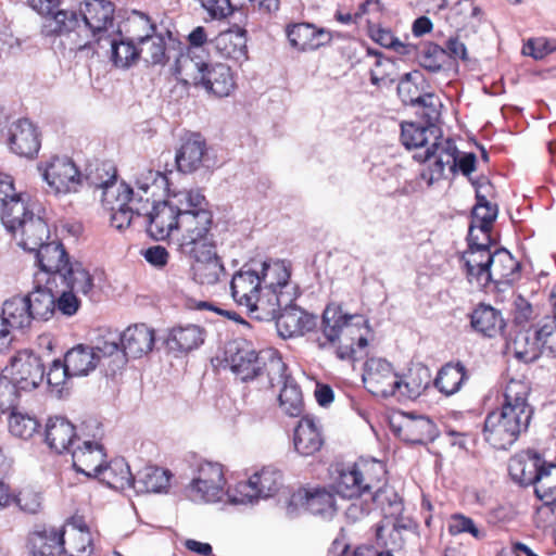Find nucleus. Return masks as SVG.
<instances>
[{
	"mask_svg": "<svg viewBox=\"0 0 556 556\" xmlns=\"http://www.w3.org/2000/svg\"><path fill=\"white\" fill-rule=\"evenodd\" d=\"M529 393L527 382L511 379L506 384L502 407L488 414L484 435L495 448H508L528 429L533 416V408L528 402Z\"/></svg>",
	"mask_w": 556,
	"mask_h": 556,
	"instance_id": "1",
	"label": "nucleus"
},
{
	"mask_svg": "<svg viewBox=\"0 0 556 556\" xmlns=\"http://www.w3.org/2000/svg\"><path fill=\"white\" fill-rule=\"evenodd\" d=\"M159 177L165 186L168 197L177 198L181 195L185 199L176 237L177 251L184 254L217 244L213 231L215 226L214 214L205 195L194 190L177 191L172 189L168 176Z\"/></svg>",
	"mask_w": 556,
	"mask_h": 556,
	"instance_id": "2",
	"label": "nucleus"
},
{
	"mask_svg": "<svg viewBox=\"0 0 556 556\" xmlns=\"http://www.w3.org/2000/svg\"><path fill=\"white\" fill-rule=\"evenodd\" d=\"M174 75L184 85L202 87L218 98L230 96L236 88L231 68L223 63L210 64L190 55H179L174 66Z\"/></svg>",
	"mask_w": 556,
	"mask_h": 556,
	"instance_id": "3",
	"label": "nucleus"
},
{
	"mask_svg": "<svg viewBox=\"0 0 556 556\" xmlns=\"http://www.w3.org/2000/svg\"><path fill=\"white\" fill-rule=\"evenodd\" d=\"M383 471L382 464L376 459H362L350 470L352 484H350V522L368 516L374 509L375 502L382 493L372 492V483Z\"/></svg>",
	"mask_w": 556,
	"mask_h": 556,
	"instance_id": "4",
	"label": "nucleus"
},
{
	"mask_svg": "<svg viewBox=\"0 0 556 556\" xmlns=\"http://www.w3.org/2000/svg\"><path fill=\"white\" fill-rule=\"evenodd\" d=\"M346 475L348 466L345 463L334 462L329 467L332 492L325 489H316L314 491L303 489L293 495V500L313 515L331 517L337 509L333 493L341 495L343 498L345 497L348 484H345L344 479Z\"/></svg>",
	"mask_w": 556,
	"mask_h": 556,
	"instance_id": "5",
	"label": "nucleus"
},
{
	"mask_svg": "<svg viewBox=\"0 0 556 556\" xmlns=\"http://www.w3.org/2000/svg\"><path fill=\"white\" fill-rule=\"evenodd\" d=\"M115 5L110 0H84L80 7V33L84 40L76 41L78 50L90 46L91 39L100 41L113 27Z\"/></svg>",
	"mask_w": 556,
	"mask_h": 556,
	"instance_id": "6",
	"label": "nucleus"
},
{
	"mask_svg": "<svg viewBox=\"0 0 556 556\" xmlns=\"http://www.w3.org/2000/svg\"><path fill=\"white\" fill-rule=\"evenodd\" d=\"M226 479L224 468L218 463L203 462L198 475L187 488L188 496L193 502L214 503L222 500Z\"/></svg>",
	"mask_w": 556,
	"mask_h": 556,
	"instance_id": "7",
	"label": "nucleus"
},
{
	"mask_svg": "<svg viewBox=\"0 0 556 556\" xmlns=\"http://www.w3.org/2000/svg\"><path fill=\"white\" fill-rule=\"evenodd\" d=\"M468 249L463 253L462 260L466 267V275L469 282H476L478 286L486 287L490 277L489 268L491 265L493 252L490 250L491 237H479L473 235L472 229L468 232Z\"/></svg>",
	"mask_w": 556,
	"mask_h": 556,
	"instance_id": "8",
	"label": "nucleus"
},
{
	"mask_svg": "<svg viewBox=\"0 0 556 556\" xmlns=\"http://www.w3.org/2000/svg\"><path fill=\"white\" fill-rule=\"evenodd\" d=\"M191 261L192 279L201 286H214L226 278L227 271L217 253V244L182 254Z\"/></svg>",
	"mask_w": 556,
	"mask_h": 556,
	"instance_id": "9",
	"label": "nucleus"
},
{
	"mask_svg": "<svg viewBox=\"0 0 556 556\" xmlns=\"http://www.w3.org/2000/svg\"><path fill=\"white\" fill-rule=\"evenodd\" d=\"M544 460L533 451H527L513 456L509 459L508 471L511 479L521 485H534L535 493H544L549 490L548 473L542 472Z\"/></svg>",
	"mask_w": 556,
	"mask_h": 556,
	"instance_id": "10",
	"label": "nucleus"
},
{
	"mask_svg": "<svg viewBox=\"0 0 556 556\" xmlns=\"http://www.w3.org/2000/svg\"><path fill=\"white\" fill-rule=\"evenodd\" d=\"M362 380L365 388L374 395L397 399L400 377L392 365L383 358H369L364 365Z\"/></svg>",
	"mask_w": 556,
	"mask_h": 556,
	"instance_id": "11",
	"label": "nucleus"
},
{
	"mask_svg": "<svg viewBox=\"0 0 556 556\" xmlns=\"http://www.w3.org/2000/svg\"><path fill=\"white\" fill-rule=\"evenodd\" d=\"M7 371L17 390H34L45 378V366L41 358L27 350L18 351L12 357Z\"/></svg>",
	"mask_w": 556,
	"mask_h": 556,
	"instance_id": "12",
	"label": "nucleus"
},
{
	"mask_svg": "<svg viewBox=\"0 0 556 556\" xmlns=\"http://www.w3.org/2000/svg\"><path fill=\"white\" fill-rule=\"evenodd\" d=\"M226 362L230 370L241 381L253 380L265 370V364L252 345L247 341H233L226 351Z\"/></svg>",
	"mask_w": 556,
	"mask_h": 556,
	"instance_id": "13",
	"label": "nucleus"
},
{
	"mask_svg": "<svg viewBox=\"0 0 556 556\" xmlns=\"http://www.w3.org/2000/svg\"><path fill=\"white\" fill-rule=\"evenodd\" d=\"M63 554L67 556H91L93 538L83 515L76 513L61 528Z\"/></svg>",
	"mask_w": 556,
	"mask_h": 556,
	"instance_id": "14",
	"label": "nucleus"
},
{
	"mask_svg": "<svg viewBox=\"0 0 556 556\" xmlns=\"http://www.w3.org/2000/svg\"><path fill=\"white\" fill-rule=\"evenodd\" d=\"M262 283L260 274L252 269L237 271L230 281V292L237 305L245 307L251 314L263 309L261 299Z\"/></svg>",
	"mask_w": 556,
	"mask_h": 556,
	"instance_id": "15",
	"label": "nucleus"
},
{
	"mask_svg": "<svg viewBox=\"0 0 556 556\" xmlns=\"http://www.w3.org/2000/svg\"><path fill=\"white\" fill-rule=\"evenodd\" d=\"M181 206H177L169 201L154 203L152 210L146 213L148 218L147 231L155 240L162 241L168 239L174 231L178 233L180 213H182L184 202L178 200Z\"/></svg>",
	"mask_w": 556,
	"mask_h": 556,
	"instance_id": "16",
	"label": "nucleus"
},
{
	"mask_svg": "<svg viewBox=\"0 0 556 556\" xmlns=\"http://www.w3.org/2000/svg\"><path fill=\"white\" fill-rule=\"evenodd\" d=\"M282 478V472L279 469L265 466L253 473L248 481L239 482L236 490L241 495V502L269 497L280 490Z\"/></svg>",
	"mask_w": 556,
	"mask_h": 556,
	"instance_id": "17",
	"label": "nucleus"
},
{
	"mask_svg": "<svg viewBox=\"0 0 556 556\" xmlns=\"http://www.w3.org/2000/svg\"><path fill=\"white\" fill-rule=\"evenodd\" d=\"M102 204L106 210L121 208L129 206V203L132 201L147 203L150 199L140 194L142 191L144 194L148 193L149 184L137 181L138 191L135 192L134 188L126 184L124 180L119 179V176H110V178L102 182Z\"/></svg>",
	"mask_w": 556,
	"mask_h": 556,
	"instance_id": "18",
	"label": "nucleus"
},
{
	"mask_svg": "<svg viewBox=\"0 0 556 556\" xmlns=\"http://www.w3.org/2000/svg\"><path fill=\"white\" fill-rule=\"evenodd\" d=\"M317 317L296 305L286 306L276 317V328L283 339L305 336L317 328Z\"/></svg>",
	"mask_w": 556,
	"mask_h": 556,
	"instance_id": "19",
	"label": "nucleus"
},
{
	"mask_svg": "<svg viewBox=\"0 0 556 556\" xmlns=\"http://www.w3.org/2000/svg\"><path fill=\"white\" fill-rule=\"evenodd\" d=\"M208 50L215 51L219 58L241 64L248 60L247 30L233 26L219 33L210 40Z\"/></svg>",
	"mask_w": 556,
	"mask_h": 556,
	"instance_id": "20",
	"label": "nucleus"
},
{
	"mask_svg": "<svg viewBox=\"0 0 556 556\" xmlns=\"http://www.w3.org/2000/svg\"><path fill=\"white\" fill-rule=\"evenodd\" d=\"M40 139L36 126L27 118L12 123L9 129V147L16 155L33 159L40 149Z\"/></svg>",
	"mask_w": 556,
	"mask_h": 556,
	"instance_id": "21",
	"label": "nucleus"
},
{
	"mask_svg": "<svg viewBox=\"0 0 556 556\" xmlns=\"http://www.w3.org/2000/svg\"><path fill=\"white\" fill-rule=\"evenodd\" d=\"M363 56L357 59V63L368 68L370 81L372 85L389 86L399 77V65L395 60L383 56L380 52L370 49L362 50Z\"/></svg>",
	"mask_w": 556,
	"mask_h": 556,
	"instance_id": "22",
	"label": "nucleus"
},
{
	"mask_svg": "<svg viewBox=\"0 0 556 556\" xmlns=\"http://www.w3.org/2000/svg\"><path fill=\"white\" fill-rule=\"evenodd\" d=\"M135 28H143L146 33L137 36V43L140 46V55L152 64H161L165 60V41L161 36L154 35L155 25L144 13H138L137 20L132 21Z\"/></svg>",
	"mask_w": 556,
	"mask_h": 556,
	"instance_id": "23",
	"label": "nucleus"
},
{
	"mask_svg": "<svg viewBox=\"0 0 556 556\" xmlns=\"http://www.w3.org/2000/svg\"><path fill=\"white\" fill-rule=\"evenodd\" d=\"M325 444V438L320 426L309 416H303L293 431V445L298 454L313 456Z\"/></svg>",
	"mask_w": 556,
	"mask_h": 556,
	"instance_id": "24",
	"label": "nucleus"
},
{
	"mask_svg": "<svg viewBox=\"0 0 556 556\" xmlns=\"http://www.w3.org/2000/svg\"><path fill=\"white\" fill-rule=\"evenodd\" d=\"M287 37L292 47L301 51H308L329 43L333 35L311 23H296L287 27Z\"/></svg>",
	"mask_w": 556,
	"mask_h": 556,
	"instance_id": "25",
	"label": "nucleus"
},
{
	"mask_svg": "<svg viewBox=\"0 0 556 556\" xmlns=\"http://www.w3.org/2000/svg\"><path fill=\"white\" fill-rule=\"evenodd\" d=\"M105 452L102 444L83 441L72 451L73 467L77 472L96 478L104 464Z\"/></svg>",
	"mask_w": 556,
	"mask_h": 556,
	"instance_id": "26",
	"label": "nucleus"
},
{
	"mask_svg": "<svg viewBox=\"0 0 556 556\" xmlns=\"http://www.w3.org/2000/svg\"><path fill=\"white\" fill-rule=\"evenodd\" d=\"M154 341V330L144 324L129 326L121 336V344L124 348V354L134 358L152 351Z\"/></svg>",
	"mask_w": 556,
	"mask_h": 556,
	"instance_id": "27",
	"label": "nucleus"
},
{
	"mask_svg": "<svg viewBox=\"0 0 556 556\" xmlns=\"http://www.w3.org/2000/svg\"><path fill=\"white\" fill-rule=\"evenodd\" d=\"M63 362L73 377H83L97 368L100 355L92 346L79 343L64 354Z\"/></svg>",
	"mask_w": 556,
	"mask_h": 556,
	"instance_id": "28",
	"label": "nucleus"
},
{
	"mask_svg": "<svg viewBox=\"0 0 556 556\" xmlns=\"http://www.w3.org/2000/svg\"><path fill=\"white\" fill-rule=\"evenodd\" d=\"M489 268L488 285H510L519 277L520 264L506 249H497L493 252Z\"/></svg>",
	"mask_w": 556,
	"mask_h": 556,
	"instance_id": "29",
	"label": "nucleus"
},
{
	"mask_svg": "<svg viewBox=\"0 0 556 556\" xmlns=\"http://www.w3.org/2000/svg\"><path fill=\"white\" fill-rule=\"evenodd\" d=\"M76 428L63 417H51L45 429V440L51 450L62 453L75 443Z\"/></svg>",
	"mask_w": 556,
	"mask_h": 556,
	"instance_id": "30",
	"label": "nucleus"
},
{
	"mask_svg": "<svg viewBox=\"0 0 556 556\" xmlns=\"http://www.w3.org/2000/svg\"><path fill=\"white\" fill-rule=\"evenodd\" d=\"M80 22L74 11L56 10L55 13L46 17L42 22V34L46 36H75L73 39L76 46L77 40H84L79 37Z\"/></svg>",
	"mask_w": 556,
	"mask_h": 556,
	"instance_id": "31",
	"label": "nucleus"
},
{
	"mask_svg": "<svg viewBox=\"0 0 556 556\" xmlns=\"http://www.w3.org/2000/svg\"><path fill=\"white\" fill-rule=\"evenodd\" d=\"M434 159L432 174L443 173L446 168L452 174H456L457 170H460L462 174H471L476 169L477 157L475 153L459 152L456 148L443 150Z\"/></svg>",
	"mask_w": 556,
	"mask_h": 556,
	"instance_id": "32",
	"label": "nucleus"
},
{
	"mask_svg": "<svg viewBox=\"0 0 556 556\" xmlns=\"http://www.w3.org/2000/svg\"><path fill=\"white\" fill-rule=\"evenodd\" d=\"M36 258L40 269L60 277L72 264L70 256L61 242H47L36 251Z\"/></svg>",
	"mask_w": 556,
	"mask_h": 556,
	"instance_id": "33",
	"label": "nucleus"
},
{
	"mask_svg": "<svg viewBox=\"0 0 556 556\" xmlns=\"http://www.w3.org/2000/svg\"><path fill=\"white\" fill-rule=\"evenodd\" d=\"M205 150V141L200 134L190 135L178 150L175 161L180 174H190L200 168Z\"/></svg>",
	"mask_w": 556,
	"mask_h": 556,
	"instance_id": "34",
	"label": "nucleus"
},
{
	"mask_svg": "<svg viewBox=\"0 0 556 556\" xmlns=\"http://www.w3.org/2000/svg\"><path fill=\"white\" fill-rule=\"evenodd\" d=\"M18 244L24 250L36 252L47 243L50 238V230L45 219L30 214L28 219L18 227Z\"/></svg>",
	"mask_w": 556,
	"mask_h": 556,
	"instance_id": "35",
	"label": "nucleus"
},
{
	"mask_svg": "<svg viewBox=\"0 0 556 556\" xmlns=\"http://www.w3.org/2000/svg\"><path fill=\"white\" fill-rule=\"evenodd\" d=\"M96 478L115 490H124L135 485V476H132L128 463L123 457L114 458L108 464L104 463Z\"/></svg>",
	"mask_w": 556,
	"mask_h": 556,
	"instance_id": "36",
	"label": "nucleus"
},
{
	"mask_svg": "<svg viewBox=\"0 0 556 556\" xmlns=\"http://www.w3.org/2000/svg\"><path fill=\"white\" fill-rule=\"evenodd\" d=\"M28 548L33 556H61L63 554L61 529L45 528L28 536Z\"/></svg>",
	"mask_w": 556,
	"mask_h": 556,
	"instance_id": "37",
	"label": "nucleus"
},
{
	"mask_svg": "<svg viewBox=\"0 0 556 556\" xmlns=\"http://www.w3.org/2000/svg\"><path fill=\"white\" fill-rule=\"evenodd\" d=\"M470 317L472 328L477 332L489 338L496 337L505 327V320L502 313L491 305H478Z\"/></svg>",
	"mask_w": 556,
	"mask_h": 556,
	"instance_id": "38",
	"label": "nucleus"
},
{
	"mask_svg": "<svg viewBox=\"0 0 556 556\" xmlns=\"http://www.w3.org/2000/svg\"><path fill=\"white\" fill-rule=\"evenodd\" d=\"M204 342V330L195 325L177 326L170 329L166 345L169 350L188 353Z\"/></svg>",
	"mask_w": 556,
	"mask_h": 556,
	"instance_id": "39",
	"label": "nucleus"
},
{
	"mask_svg": "<svg viewBox=\"0 0 556 556\" xmlns=\"http://www.w3.org/2000/svg\"><path fill=\"white\" fill-rule=\"evenodd\" d=\"M438 434L435 424L425 416L408 418L399 430L401 439L412 444H427Z\"/></svg>",
	"mask_w": 556,
	"mask_h": 556,
	"instance_id": "40",
	"label": "nucleus"
},
{
	"mask_svg": "<svg viewBox=\"0 0 556 556\" xmlns=\"http://www.w3.org/2000/svg\"><path fill=\"white\" fill-rule=\"evenodd\" d=\"M508 351L514 356L526 364L535 362L543 353L541 341L538 339V328L532 332L523 330L516 333L508 343Z\"/></svg>",
	"mask_w": 556,
	"mask_h": 556,
	"instance_id": "41",
	"label": "nucleus"
},
{
	"mask_svg": "<svg viewBox=\"0 0 556 556\" xmlns=\"http://www.w3.org/2000/svg\"><path fill=\"white\" fill-rule=\"evenodd\" d=\"M170 478L172 473L167 469L146 466L135 477L134 489L141 493H161L169 488Z\"/></svg>",
	"mask_w": 556,
	"mask_h": 556,
	"instance_id": "42",
	"label": "nucleus"
},
{
	"mask_svg": "<svg viewBox=\"0 0 556 556\" xmlns=\"http://www.w3.org/2000/svg\"><path fill=\"white\" fill-rule=\"evenodd\" d=\"M348 327V311L342 303H329L321 320L323 334L327 342L334 344L340 341L343 330Z\"/></svg>",
	"mask_w": 556,
	"mask_h": 556,
	"instance_id": "43",
	"label": "nucleus"
},
{
	"mask_svg": "<svg viewBox=\"0 0 556 556\" xmlns=\"http://www.w3.org/2000/svg\"><path fill=\"white\" fill-rule=\"evenodd\" d=\"M290 277V265L285 261L278 260L262 264L261 283L275 294L276 304L279 302L278 294L282 293V288L289 285Z\"/></svg>",
	"mask_w": 556,
	"mask_h": 556,
	"instance_id": "44",
	"label": "nucleus"
},
{
	"mask_svg": "<svg viewBox=\"0 0 556 556\" xmlns=\"http://www.w3.org/2000/svg\"><path fill=\"white\" fill-rule=\"evenodd\" d=\"M430 383V370L425 366H417L404 378L400 377L397 400H415L427 390Z\"/></svg>",
	"mask_w": 556,
	"mask_h": 556,
	"instance_id": "45",
	"label": "nucleus"
},
{
	"mask_svg": "<svg viewBox=\"0 0 556 556\" xmlns=\"http://www.w3.org/2000/svg\"><path fill=\"white\" fill-rule=\"evenodd\" d=\"M2 315L12 329L27 328L33 321L29 303L27 304L25 296L21 295H15L4 301Z\"/></svg>",
	"mask_w": 556,
	"mask_h": 556,
	"instance_id": "46",
	"label": "nucleus"
},
{
	"mask_svg": "<svg viewBox=\"0 0 556 556\" xmlns=\"http://www.w3.org/2000/svg\"><path fill=\"white\" fill-rule=\"evenodd\" d=\"M466 379V368L462 363H448L439 370L434 386L445 395H452L460 389Z\"/></svg>",
	"mask_w": 556,
	"mask_h": 556,
	"instance_id": "47",
	"label": "nucleus"
},
{
	"mask_svg": "<svg viewBox=\"0 0 556 556\" xmlns=\"http://www.w3.org/2000/svg\"><path fill=\"white\" fill-rule=\"evenodd\" d=\"M33 320H48L54 314L55 298L51 290L38 287L25 295Z\"/></svg>",
	"mask_w": 556,
	"mask_h": 556,
	"instance_id": "48",
	"label": "nucleus"
},
{
	"mask_svg": "<svg viewBox=\"0 0 556 556\" xmlns=\"http://www.w3.org/2000/svg\"><path fill=\"white\" fill-rule=\"evenodd\" d=\"M30 214L34 213L28 210L25 195H21L2 205L1 219L7 230L17 238L18 227Z\"/></svg>",
	"mask_w": 556,
	"mask_h": 556,
	"instance_id": "49",
	"label": "nucleus"
},
{
	"mask_svg": "<svg viewBox=\"0 0 556 556\" xmlns=\"http://www.w3.org/2000/svg\"><path fill=\"white\" fill-rule=\"evenodd\" d=\"M137 36L124 38L121 35L119 40L111 41L112 61L115 66L121 68L130 67L140 56V46L137 43Z\"/></svg>",
	"mask_w": 556,
	"mask_h": 556,
	"instance_id": "50",
	"label": "nucleus"
},
{
	"mask_svg": "<svg viewBox=\"0 0 556 556\" xmlns=\"http://www.w3.org/2000/svg\"><path fill=\"white\" fill-rule=\"evenodd\" d=\"M283 413L290 417H299L304 410L301 388L289 377L283 376V386L278 396Z\"/></svg>",
	"mask_w": 556,
	"mask_h": 556,
	"instance_id": "51",
	"label": "nucleus"
},
{
	"mask_svg": "<svg viewBox=\"0 0 556 556\" xmlns=\"http://www.w3.org/2000/svg\"><path fill=\"white\" fill-rule=\"evenodd\" d=\"M422 75L418 71L406 73L402 76L397 85V94L404 104L417 106L420 102L433 100L432 93L421 94L418 88V81Z\"/></svg>",
	"mask_w": 556,
	"mask_h": 556,
	"instance_id": "52",
	"label": "nucleus"
},
{
	"mask_svg": "<svg viewBox=\"0 0 556 556\" xmlns=\"http://www.w3.org/2000/svg\"><path fill=\"white\" fill-rule=\"evenodd\" d=\"M498 214L496 204L491 202L477 201L472 208V219L469 229L473 235L478 230L482 237H491V229Z\"/></svg>",
	"mask_w": 556,
	"mask_h": 556,
	"instance_id": "53",
	"label": "nucleus"
},
{
	"mask_svg": "<svg viewBox=\"0 0 556 556\" xmlns=\"http://www.w3.org/2000/svg\"><path fill=\"white\" fill-rule=\"evenodd\" d=\"M68 290L89 295L93 290V277L80 263H72L61 276Z\"/></svg>",
	"mask_w": 556,
	"mask_h": 556,
	"instance_id": "54",
	"label": "nucleus"
},
{
	"mask_svg": "<svg viewBox=\"0 0 556 556\" xmlns=\"http://www.w3.org/2000/svg\"><path fill=\"white\" fill-rule=\"evenodd\" d=\"M401 127V140L407 149L426 148L429 142V135L438 139V128L435 126L403 123Z\"/></svg>",
	"mask_w": 556,
	"mask_h": 556,
	"instance_id": "55",
	"label": "nucleus"
},
{
	"mask_svg": "<svg viewBox=\"0 0 556 556\" xmlns=\"http://www.w3.org/2000/svg\"><path fill=\"white\" fill-rule=\"evenodd\" d=\"M8 426L12 435L23 440L31 439L41 428L36 416L15 410L10 414Z\"/></svg>",
	"mask_w": 556,
	"mask_h": 556,
	"instance_id": "56",
	"label": "nucleus"
},
{
	"mask_svg": "<svg viewBox=\"0 0 556 556\" xmlns=\"http://www.w3.org/2000/svg\"><path fill=\"white\" fill-rule=\"evenodd\" d=\"M375 340V331L369 320L363 315L350 314V341L356 345L363 355H367V348Z\"/></svg>",
	"mask_w": 556,
	"mask_h": 556,
	"instance_id": "57",
	"label": "nucleus"
},
{
	"mask_svg": "<svg viewBox=\"0 0 556 556\" xmlns=\"http://www.w3.org/2000/svg\"><path fill=\"white\" fill-rule=\"evenodd\" d=\"M384 500L388 501V508H384L386 516L382 525L391 523L392 529L402 532L410 528V521L405 520L402 516L404 507L401 497L396 492H383Z\"/></svg>",
	"mask_w": 556,
	"mask_h": 556,
	"instance_id": "58",
	"label": "nucleus"
},
{
	"mask_svg": "<svg viewBox=\"0 0 556 556\" xmlns=\"http://www.w3.org/2000/svg\"><path fill=\"white\" fill-rule=\"evenodd\" d=\"M47 187L48 194L63 195L71 192H77L89 176H42Z\"/></svg>",
	"mask_w": 556,
	"mask_h": 556,
	"instance_id": "59",
	"label": "nucleus"
},
{
	"mask_svg": "<svg viewBox=\"0 0 556 556\" xmlns=\"http://www.w3.org/2000/svg\"><path fill=\"white\" fill-rule=\"evenodd\" d=\"M37 169L40 174H81L74 161L65 154L45 155Z\"/></svg>",
	"mask_w": 556,
	"mask_h": 556,
	"instance_id": "60",
	"label": "nucleus"
},
{
	"mask_svg": "<svg viewBox=\"0 0 556 556\" xmlns=\"http://www.w3.org/2000/svg\"><path fill=\"white\" fill-rule=\"evenodd\" d=\"M419 64L430 73H438L447 64V53L439 45L428 42L419 54Z\"/></svg>",
	"mask_w": 556,
	"mask_h": 556,
	"instance_id": "61",
	"label": "nucleus"
},
{
	"mask_svg": "<svg viewBox=\"0 0 556 556\" xmlns=\"http://www.w3.org/2000/svg\"><path fill=\"white\" fill-rule=\"evenodd\" d=\"M368 31L370 38L374 41L384 48L394 50L399 54L408 55L415 50L414 46L402 42L389 29H384L378 26H369Z\"/></svg>",
	"mask_w": 556,
	"mask_h": 556,
	"instance_id": "62",
	"label": "nucleus"
},
{
	"mask_svg": "<svg viewBox=\"0 0 556 556\" xmlns=\"http://www.w3.org/2000/svg\"><path fill=\"white\" fill-rule=\"evenodd\" d=\"M18 508L28 514H36L42 507V496L31 486H24L14 493V502Z\"/></svg>",
	"mask_w": 556,
	"mask_h": 556,
	"instance_id": "63",
	"label": "nucleus"
},
{
	"mask_svg": "<svg viewBox=\"0 0 556 556\" xmlns=\"http://www.w3.org/2000/svg\"><path fill=\"white\" fill-rule=\"evenodd\" d=\"M538 339L543 353L556 357V318H545L538 327Z\"/></svg>",
	"mask_w": 556,
	"mask_h": 556,
	"instance_id": "64",
	"label": "nucleus"
}]
</instances>
